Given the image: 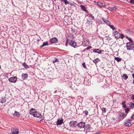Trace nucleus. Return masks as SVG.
Segmentation results:
<instances>
[{
  "mask_svg": "<svg viewBox=\"0 0 134 134\" xmlns=\"http://www.w3.org/2000/svg\"><path fill=\"white\" fill-rule=\"evenodd\" d=\"M126 47L127 50H130L134 49V47L132 44L130 42H128L126 44Z\"/></svg>",
  "mask_w": 134,
  "mask_h": 134,
  "instance_id": "1",
  "label": "nucleus"
},
{
  "mask_svg": "<svg viewBox=\"0 0 134 134\" xmlns=\"http://www.w3.org/2000/svg\"><path fill=\"white\" fill-rule=\"evenodd\" d=\"M85 122H81L77 124L76 126L80 129L85 128Z\"/></svg>",
  "mask_w": 134,
  "mask_h": 134,
  "instance_id": "2",
  "label": "nucleus"
},
{
  "mask_svg": "<svg viewBox=\"0 0 134 134\" xmlns=\"http://www.w3.org/2000/svg\"><path fill=\"white\" fill-rule=\"evenodd\" d=\"M17 78L16 77H12L9 79V81L11 82H15L17 80Z\"/></svg>",
  "mask_w": 134,
  "mask_h": 134,
  "instance_id": "3",
  "label": "nucleus"
},
{
  "mask_svg": "<svg viewBox=\"0 0 134 134\" xmlns=\"http://www.w3.org/2000/svg\"><path fill=\"white\" fill-rule=\"evenodd\" d=\"M77 122L76 121H71L70 122V126L72 127H74L77 125Z\"/></svg>",
  "mask_w": 134,
  "mask_h": 134,
  "instance_id": "4",
  "label": "nucleus"
},
{
  "mask_svg": "<svg viewBox=\"0 0 134 134\" xmlns=\"http://www.w3.org/2000/svg\"><path fill=\"white\" fill-rule=\"evenodd\" d=\"M102 20L103 21L108 25H110V23L108 20V19L107 18H103Z\"/></svg>",
  "mask_w": 134,
  "mask_h": 134,
  "instance_id": "5",
  "label": "nucleus"
},
{
  "mask_svg": "<svg viewBox=\"0 0 134 134\" xmlns=\"http://www.w3.org/2000/svg\"><path fill=\"white\" fill-rule=\"evenodd\" d=\"M12 132L13 134H18V129L16 128H13L12 129Z\"/></svg>",
  "mask_w": 134,
  "mask_h": 134,
  "instance_id": "6",
  "label": "nucleus"
},
{
  "mask_svg": "<svg viewBox=\"0 0 134 134\" xmlns=\"http://www.w3.org/2000/svg\"><path fill=\"white\" fill-rule=\"evenodd\" d=\"M33 116L38 118H41L42 117V115L40 113L36 111L34 114Z\"/></svg>",
  "mask_w": 134,
  "mask_h": 134,
  "instance_id": "7",
  "label": "nucleus"
},
{
  "mask_svg": "<svg viewBox=\"0 0 134 134\" xmlns=\"http://www.w3.org/2000/svg\"><path fill=\"white\" fill-rule=\"evenodd\" d=\"M130 122L131 120L129 119L127 120L126 122H125V126H131V124Z\"/></svg>",
  "mask_w": 134,
  "mask_h": 134,
  "instance_id": "8",
  "label": "nucleus"
},
{
  "mask_svg": "<svg viewBox=\"0 0 134 134\" xmlns=\"http://www.w3.org/2000/svg\"><path fill=\"white\" fill-rule=\"evenodd\" d=\"M69 44L71 46L75 48L76 46V42L74 41H71L69 43Z\"/></svg>",
  "mask_w": 134,
  "mask_h": 134,
  "instance_id": "9",
  "label": "nucleus"
},
{
  "mask_svg": "<svg viewBox=\"0 0 134 134\" xmlns=\"http://www.w3.org/2000/svg\"><path fill=\"white\" fill-rule=\"evenodd\" d=\"M57 39L56 37H53L50 40L51 42L52 43H55L57 42Z\"/></svg>",
  "mask_w": 134,
  "mask_h": 134,
  "instance_id": "10",
  "label": "nucleus"
},
{
  "mask_svg": "<svg viewBox=\"0 0 134 134\" xmlns=\"http://www.w3.org/2000/svg\"><path fill=\"white\" fill-rule=\"evenodd\" d=\"M63 120L62 118L61 119H58L57 124V125H60L63 123Z\"/></svg>",
  "mask_w": 134,
  "mask_h": 134,
  "instance_id": "11",
  "label": "nucleus"
},
{
  "mask_svg": "<svg viewBox=\"0 0 134 134\" xmlns=\"http://www.w3.org/2000/svg\"><path fill=\"white\" fill-rule=\"evenodd\" d=\"M97 5L100 7H102L105 6V4L104 2H97Z\"/></svg>",
  "mask_w": 134,
  "mask_h": 134,
  "instance_id": "12",
  "label": "nucleus"
},
{
  "mask_svg": "<svg viewBox=\"0 0 134 134\" xmlns=\"http://www.w3.org/2000/svg\"><path fill=\"white\" fill-rule=\"evenodd\" d=\"M36 112V110L35 109L32 108L30 110V114L33 115Z\"/></svg>",
  "mask_w": 134,
  "mask_h": 134,
  "instance_id": "13",
  "label": "nucleus"
},
{
  "mask_svg": "<svg viewBox=\"0 0 134 134\" xmlns=\"http://www.w3.org/2000/svg\"><path fill=\"white\" fill-rule=\"evenodd\" d=\"M125 36L123 34H121V35L115 36V38H121V39H123L125 37Z\"/></svg>",
  "mask_w": 134,
  "mask_h": 134,
  "instance_id": "14",
  "label": "nucleus"
},
{
  "mask_svg": "<svg viewBox=\"0 0 134 134\" xmlns=\"http://www.w3.org/2000/svg\"><path fill=\"white\" fill-rule=\"evenodd\" d=\"M93 52L96 53H98V54H100L102 52L101 50L98 49H94L93 50Z\"/></svg>",
  "mask_w": 134,
  "mask_h": 134,
  "instance_id": "15",
  "label": "nucleus"
},
{
  "mask_svg": "<svg viewBox=\"0 0 134 134\" xmlns=\"http://www.w3.org/2000/svg\"><path fill=\"white\" fill-rule=\"evenodd\" d=\"M119 116L122 118V119H123L126 117V115L124 113H120Z\"/></svg>",
  "mask_w": 134,
  "mask_h": 134,
  "instance_id": "16",
  "label": "nucleus"
},
{
  "mask_svg": "<svg viewBox=\"0 0 134 134\" xmlns=\"http://www.w3.org/2000/svg\"><path fill=\"white\" fill-rule=\"evenodd\" d=\"M91 129V127L90 126V125H86V126L85 128V129L87 131H90Z\"/></svg>",
  "mask_w": 134,
  "mask_h": 134,
  "instance_id": "17",
  "label": "nucleus"
},
{
  "mask_svg": "<svg viewBox=\"0 0 134 134\" xmlns=\"http://www.w3.org/2000/svg\"><path fill=\"white\" fill-rule=\"evenodd\" d=\"M21 77L23 79H25L28 77V74L27 73L23 74Z\"/></svg>",
  "mask_w": 134,
  "mask_h": 134,
  "instance_id": "18",
  "label": "nucleus"
},
{
  "mask_svg": "<svg viewBox=\"0 0 134 134\" xmlns=\"http://www.w3.org/2000/svg\"><path fill=\"white\" fill-rule=\"evenodd\" d=\"M13 116L14 117L18 118L19 116L20 115L19 112L15 111L13 114Z\"/></svg>",
  "mask_w": 134,
  "mask_h": 134,
  "instance_id": "19",
  "label": "nucleus"
},
{
  "mask_svg": "<svg viewBox=\"0 0 134 134\" xmlns=\"http://www.w3.org/2000/svg\"><path fill=\"white\" fill-rule=\"evenodd\" d=\"M100 60L98 58H96L93 61V62L95 63L96 65L99 62H100Z\"/></svg>",
  "mask_w": 134,
  "mask_h": 134,
  "instance_id": "20",
  "label": "nucleus"
},
{
  "mask_svg": "<svg viewBox=\"0 0 134 134\" xmlns=\"http://www.w3.org/2000/svg\"><path fill=\"white\" fill-rule=\"evenodd\" d=\"M80 6L81 9L83 11H85L86 13H87V11L86 10V8L84 6L82 5H80Z\"/></svg>",
  "mask_w": 134,
  "mask_h": 134,
  "instance_id": "21",
  "label": "nucleus"
},
{
  "mask_svg": "<svg viewBox=\"0 0 134 134\" xmlns=\"http://www.w3.org/2000/svg\"><path fill=\"white\" fill-rule=\"evenodd\" d=\"M126 103L125 101H124L122 102L121 103V104L122 105V107L124 108H126V104L125 103Z\"/></svg>",
  "mask_w": 134,
  "mask_h": 134,
  "instance_id": "22",
  "label": "nucleus"
},
{
  "mask_svg": "<svg viewBox=\"0 0 134 134\" xmlns=\"http://www.w3.org/2000/svg\"><path fill=\"white\" fill-rule=\"evenodd\" d=\"M23 65L26 69L29 68V66L26 64V63L25 62L23 64Z\"/></svg>",
  "mask_w": 134,
  "mask_h": 134,
  "instance_id": "23",
  "label": "nucleus"
},
{
  "mask_svg": "<svg viewBox=\"0 0 134 134\" xmlns=\"http://www.w3.org/2000/svg\"><path fill=\"white\" fill-rule=\"evenodd\" d=\"M113 34H114L113 36H114L115 37V36H116V35H118V34L119 35H120V34L117 31H114L113 32Z\"/></svg>",
  "mask_w": 134,
  "mask_h": 134,
  "instance_id": "24",
  "label": "nucleus"
},
{
  "mask_svg": "<svg viewBox=\"0 0 134 134\" xmlns=\"http://www.w3.org/2000/svg\"><path fill=\"white\" fill-rule=\"evenodd\" d=\"M115 60H116L118 62H119L121 61V59L118 57H115L114 58Z\"/></svg>",
  "mask_w": 134,
  "mask_h": 134,
  "instance_id": "25",
  "label": "nucleus"
},
{
  "mask_svg": "<svg viewBox=\"0 0 134 134\" xmlns=\"http://www.w3.org/2000/svg\"><path fill=\"white\" fill-rule=\"evenodd\" d=\"M48 45V42H44L43 44L41 46V47H42L44 46Z\"/></svg>",
  "mask_w": 134,
  "mask_h": 134,
  "instance_id": "26",
  "label": "nucleus"
},
{
  "mask_svg": "<svg viewBox=\"0 0 134 134\" xmlns=\"http://www.w3.org/2000/svg\"><path fill=\"white\" fill-rule=\"evenodd\" d=\"M123 78L124 79H126L128 78V76L126 74H123Z\"/></svg>",
  "mask_w": 134,
  "mask_h": 134,
  "instance_id": "27",
  "label": "nucleus"
},
{
  "mask_svg": "<svg viewBox=\"0 0 134 134\" xmlns=\"http://www.w3.org/2000/svg\"><path fill=\"white\" fill-rule=\"evenodd\" d=\"M130 107L132 108H134V104L132 102H131L130 104Z\"/></svg>",
  "mask_w": 134,
  "mask_h": 134,
  "instance_id": "28",
  "label": "nucleus"
},
{
  "mask_svg": "<svg viewBox=\"0 0 134 134\" xmlns=\"http://www.w3.org/2000/svg\"><path fill=\"white\" fill-rule=\"evenodd\" d=\"M87 16H89V17H91V18L92 19H93L94 18V16H93L92 14H87Z\"/></svg>",
  "mask_w": 134,
  "mask_h": 134,
  "instance_id": "29",
  "label": "nucleus"
},
{
  "mask_svg": "<svg viewBox=\"0 0 134 134\" xmlns=\"http://www.w3.org/2000/svg\"><path fill=\"white\" fill-rule=\"evenodd\" d=\"M101 109L102 110L103 113H104L106 112V109L105 108H104V107H102V108H101Z\"/></svg>",
  "mask_w": 134,
  "mask_h": 134,
  "instance_id": "30",
  "label": "nucleus"
},
{
  "mask_svg": "<svg viewBox=\"0 0 134 134\" xmlns=\"http://www.w3.org/2000/svg\"><path fill=\"white\" fill-rule=\"evenodd\" d=\"M62 1H63V2H64L65 3V5H66L67 4H68L69 2L67 0H61Z\"/></svg>",
  "mask_w": 134,
  "mask_h": 134,
  "instance_id": "31",
  "label": "nucleus"
},
{
  "mask_svg": "<svg viewBox=\"0 0 134 134\" xmlns=\"http://www.w3.org/2000/svg\"><path fill=\"white\" fill-rule=\"evenodd\" d=\"M55 60L53 61V63L54 64L56 62H58L59 61V59H58L57 58H55Z\"/></svg>",
  "mask_w": 134,
  "mask_h": 134,
  "instance_id": "32",
  "label": "nucleus"
},
{
  "mask_svg": "<svg viewBox=\"0 0 134 134\" xmlns=\"http://www.w3.org/2000/svg\"><path fill=\"white\" fill-rule=\"evenodd\" d=\"M117 9L115 7H112V11H113Z\"/></svg>",
  "mask_w": 134,
  "mask_h": 134,
  "instance_id": "33",
  "label": "nucleus"
},
{
  "mask_svg": "<svg viewBox=\"0 0 134 134\" xmlns=\"http://www.w3.org/2000/svg\"><path fill=\"white\" fill-rule=\"evenodd\" d=\"M83 113L85 114L86 115H87L88 114V112L86 110H85V111H83Z\"/></svg>",
  "mask_w": 134,
  "mask_h": 134,
  "instance_id": "34",
  "label": "nucleus"
},
{
  "mask_svg": "<svg viewBox=\"0 0 134 134\" xmlns=\"http://www.w3.org/2000/svg\"><path fill=\"white\" fill-rule=\"evenodd\" d=\"M82 65L84 68H86V65H85V63L84 62V63H83V64H82Z\"/></svg>",
  "mask_w": 134,
  "mask_h": 134,
  "instance_id": "35",
  "label": "nucleus"
},
{
  "mask_svg": "<svg viewBox=\"0 0 134 134\" xmlns=\"http://www.w3.org/2000/svg\"><path fill=\"white\" fill-rule=\"evenodd\" d=\"M129 110L130 109L129 108H127L125 109V112L126 113H127Z\"/></svg>",
  "mask_w": 134,
  "mask_h": 134,
  "instance_id": "36",
  "label": "nucleus"
},
{
  "mask_svg": "<svg viewBox=\"0 0 134 134\" xmlns=\"http://www.w3.org/2000/svg\"><path fill=\"white\" fill-rule=\"evenodd\" d=\"M91 48H92V47L91 46H89L88 47H87V48H86V49H85V50H86V49H87V50L89 49H91Z\"/></svg>",
  "mask_w": 134,
  "mask_h": 134,
  "instance_id": "37",
  "label": "nucleus"
},
{
  "mask_svg": "<svg viewBox=\"0 0 134 134\" xmlns=\"http://www.w3.org/2000/svg\"><path fill=\"white\" fill-rule=\"evenodd\" d=\"M128 39L131 42V43L133 42L131 38H129Z\"/></svg>",
  "mask_w": 134,
  "mask_h": 134,
  "instance_id": "38",
  "label": "nucleus"
},
{
  "mask_svg": "<svg viewBox=\"0 0 134 134\" xmlns=\"http://www.w3.org/2000/svg\"><path fill=\"white\" fill-rule=\"evenodd\" d=\"M131 96V99L132 100H133L134 99V94H132Z\"/></svg>",
  "mask_w": 134,
  "mask_h": 134,
  "instance_id": "39",
  "label": "nucleus"
},
{
  "mask_svg": "<svg viewBox=\"0 0 134 134\" xmlns=\"http://www.w3.org/2000/svg\"><path fill=\"white\" fill-rule=\"evenodd\" d=\"M112 29H113V28L114 27V26L113 25H108Z\"/></svg>",
  "mask_w": 134,
  "mask_h": 134,
  "instance_id": "40",
  "label": "nucleus"
},
{
  "mask_svg": "<svg viewBox=\"0 0 134 134\" xmlns=\"http://www.w3.org/2000/svg\"><path fill=\"white\" fill-rule=\"evenodd\" d=\"M108 9L109 10H111L112 11V7H109L108 8Z\"/></svg>",
  "mask_w": 134,
  "mask_h": 134,
  "instance_id": "41",
  "label": "nucleus"
},
{
  "mask_svg": "<svg viewBox=\"0 0 134 134\" xmlns=\"http://www.w3.org/2000/svg\"><path fill=\"white\" fill-rule=\"evenodd\" d=\"M5 102V100H1V102L2 103H4Z\"/></svg>",
  "mask_w": 134,
  "mask_h": 134,
  "instance_id": "42",
  "label": "nucleus"
},
{
  "mask_svg": "<svg viewBox=\"0 0 134 134\" xmlns=\"http://www.w3.org/2000/svg\"><path fill=\"white\" fill-rule=\"evenodd\" d=\"M68 41H67V40L66 41V43L65 44V46H68Z\"/></svg>",
  "mask_w": 134,
  "mask_h": 134,
  "instance_id": "43",
  "label": "nucleus"
},
{
  "mask_svg": "<svg viewBox=\"0 0 134 134\" xmlns=\"http://www.w3.org/2000/svg\"><path fill=\"white\" fill-rule=\"evenodd\" d=\"M130 2L131 3H134V0H130Z\"/></svg>",
  "mask_w": 134,
  "mask_h": 134,
  "instance_id": "44",
  "label": "nucleus"
},
{
  "mask_svg": "<svg viewBox=\"0 0 134 134\" xmlns=\"http://www.w3.org/2000/svg\"><path fill=\"white\" fill-rule=\"evenodd\" d=\"M131 118L132 119H134V115H132L131 116Z\"/></svg>",
  "mask_w": 134,
  "mask_h": 134,
  "instance_id": "45",
  "label": "nucleus"
},
{
  "mask_svg": "<svg viewBox=\"0 0 134 134\" xmlns=\"http://www.w3.org/2000/svg\"><path fill=\"white\" fill-rule=\"evenodd\" d=\"M113 29H112V30H116V29H115V28L114 27H113Z\"/></svg>",
  "mask_w": 134,
  "mask_h": 134,
  "instance_id": "46",
  "label": "nucleus"
},
{
  "mask_svg": "<svg viewBox=\"0 0 134 134\" xmlns=\"http://www.w3.org/2000/svg\"><path fill=\"white\" fill-rule=\"evenodd\" d=\"M99 132H97L96 133V134H99Z\"/></svg>",
  "mask_w": 134,
  "mask_h": 134,
  "instance_id": "47",
  "label": "nucleus"
},
{
  "mask_svg": "<svg viewBox=\"0 0 134 134\" xmlns=\"http://www.w3.org/2000/svg\"><path fill=\"white\" fill-rule=\"evenodd\" d=\"M132 76L133 78L134 79V74H132Z\"/></svg>",
  "mask_w": 134,
  "mask_h": 134,
  "instance_id": "48",
  "label": "nucleus"
},
{
  "mask_svg": "<svg viewBox=\"0 0 134 134\" xmlns=\"http://www.w3.org/2000/svg\"><path fill=\"white\" fill-rule=\"evenodd\" d=\"M126 37L127 39H128L129 38V37L127 36Z\"/></svg>",
  "mask_w": 134,
  "mask_h": 134,
  "instance_id": "49",
  "label": "nucleus"
},
{
  "mask_svg": "<svg viewBox=\"0 0 134 134\" xmlns=\"http://www.w3.org/2000/svg\"><path fill=\"white\" fill-rule=\"evenodd\" d=\"M133 84H134V80H133Z\"/></svg>",
  "mask_w": 134,
  "mask_h": 134,
  "instance_id": "50",
  "label": "nucleus"
},
{
  "mask_svg": "<svg viewBox=\"0 0 134 134\" xmlns=\"http://www.w3.org/2000/svg\"><path fill=\"white\" fill-rule=\"evenodd\" d=\"M93 2H94V3L96 2L95 1H94Z\"/></svg>",
  "mask_w": 134,
  "mask_h": 134,
  "instance_id": "51",
  "label": "nucleus"
},
{
  "mask_svg": "<svg viewBox=\"0 0 134 134\" xmlns=\"http://www.w3.org/2000/svg\"><path fill=\"white\" fill-rule=\"evenodd\" d=\"M1 68V66L0 65V69Z\"/></svg>",
  "mask_w": 134,
  "mask_h": 134,
  "instance_id": "52",
  "label": "nucleus"
},
{
  "mask_svg": "<svg viewBox=\"0 0 134 134\" xmlns=\"http://www.w3.org/2000/svg\"><path fill=\"white\" fill-rule=\"evenodd\" d=\"M56 91H55V93H56Z\"/></svg>",
  "mask_w": 134,
  "mask_h": 134,
  "instance_id": "53",
  "label": "nucleus"
},
{
  "mask_svg": "<svg viewBox=\"0 0 134 134\" xmlns=\"http://www.w3.org/2000/svg\"><path fill=\"white\" fill-rule=\"evenodd\" d=\"M48 0H46L47 1H48Z\"/></svg>",
  "mask_w": 134,
  "mask_h": 134,
  "instance_id": "54",
  "label": "nucleus"
},
{
  "mask_svg": "<svg viewBox=\"0 0 134 134\" xmlns=\"http://www.w3.org/2000/svg\"><path fill=\"white\" fill-rule=\"evenodd\" d=\"M54 0L55 1H56V0Z\"/></svg>",
  "mask_w": 134,
  "mask_h": 134,
  "instance_id": "55",
  "label": "nucleus"
}]
</instances>
